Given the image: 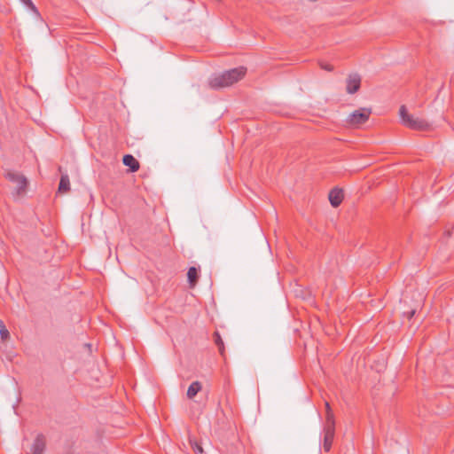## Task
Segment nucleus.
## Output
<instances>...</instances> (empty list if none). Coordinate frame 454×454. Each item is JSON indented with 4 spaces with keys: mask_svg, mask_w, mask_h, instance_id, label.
I'll use <instances>...</instances> for the list:
<instances>
[{
    "mask_svg": "<svg viewBox=\"0 0 454 454\" xmlns=\"http://www.w3.org/2000/svg\"><path fill=\"white\" fill-rule=\"evenodd\" d=\"M246 73L247 68L244 67L232 68L212 76L208 81V84L210 88L215 90L229 87L240 81Z\"/></svg>",
    "mask_w": 454,
    "mask_h": 454,
    "instance_id": "nucleus-1",
    "label": "nucleus"
},
{
    "mask_svg": "<svg viewBox=\"0 0 454 454\" xmlns=\"http://www.w3.org/2000/svg\"><path fill=\"white\" fill-rule=\"evenodd\" d=\"M399 115L402 120V123L409 129L419 131L430 129V124L426 120L415 117L409 114L405 106H400Z\"/></svg>",
    "mask_w": 454,
    "mask_h": 454,
    "instance_id": "nucleus-2",
    "label": "nucleus"
},
{
    "mask_svg": "<svg viewBox=\"0 0 454 454\" xmlns=\"http://www.w3.org/2000/svg\"><path fill=\"white\" fill-rule=\"evenodd\" d=\"M5 178L17 185L13 196L20 198L27 193L28 180L24 175L16 171H8L5 174Z\"/></svg>",
    "mask_w": 454,
    "mask_h": 454,
    "instance_id": "nucleus-3",
    "label": "nucleus"
},
{
    "mask_svg": "<svg viewBox=\"0 0 454 454\" xmlns=\"http://www.w3.org/2000/svg\"><path fill=\"white\" fill-rule=\"evenodd\" d=\"M372 114L371 108L362 107L359 108L353 113H351L348 119L347 122L353 127H358L364 123H365Z\"/></svg>",
    "mask_w": 454,
    "mask_h": 454,
    "instance_id": "nucleus-4",
    "label": "nucleus"
},
{
    "mask_svg": "<svg viewBox=\"0 0 454 454\" xmlns=\"http://www.w3.org/2000/svg\"><path fill=\"white\" fill-rule=\"evenodd\" d=\"M361 86V76L355 73L350 74L347 78L346 90L348 94H354L357 92Z\"/></svg>",
    "mask_w": 454,
    "mask_h": 454,
    "instance_id": "nucleus-5",
    "label": "nucleus"
},
{
    "mask_svg": "<svg viewBox=\"0 0 454 454\" xmlns=\"http://www.w3.org/2000/svg\"><path fill=\"white\" fill-rule=\"evenodd\" d=\"M325 435H324V450L325 451H329L332 447V443L334 437L335 428H332V426L325 427Z\"/></svg>",
    "mask_w": 454,
    "mask_h": 454,
    "instance_id": "nucleus-6",
    "label": "nucleus"
},
{
    "mask_svg": "<svg viewBox=\"0 0 454 454\" xmlns=\"http://www.w3.org/2000/svg\"><path fill=\"white\" fill-rule=\"evenodd\" d=\"M344 198L343 191L339 188H334L329 192V201L333 207L340 205Z\"/></svg>",
    "mask_w": 454,
    "mask_h": 454,
    "instance_id": "nucleus-7",
    "label": "nucleus"
},
{
    "mask_svg": "<svg viewBox=\"0 0 454 454\" xmlns=\"http://www.w3.org/2000/svg\"><path fill=\"white\" fill-rule=\"evenodd\" d=\"M122 162L125 166L129 168L130 172H136L139 169L138 160L131 154L124 155Z\"/></svg>",
    "mask_w": 454,
    "mask_h": 454,
    "instance_id": "nucleus-8",
    "label": "nucleus"
},
{
    "mask_svg": "<svg viewBox=\"0 0 454 454\" xmlns=\"http://www.w3.org/2000/svg\"><path fill=\"white\" fill-rule=\"evenodd\" d=\"M69 190H70L69 176L67 173L66 174L62 173L58 191L60 193H66V192H69Z\"/></svg>",
    "mask_w": 454,
    "mask_h": 454,
    "instance_id": "nucleus-9",
    "label": "nucleus"
},
{
    "mask_svg": "<svg viewBox=\"0 0 454 454\" xmlns=\"http://www.w3.org/2000/svg\"><path fill=\"white\" fill-rule=\"evenodd\" d=\"M202 385L200 381H193L188 387L186 395L189 399H193L196 395L201 391Z\"/></svg>",
    "mask_w": 454,
    "mask_h": 454,
    "instance_id": "nucleus-10",
    "label": "nucleus"
},
{
    "mask_svg": "<svg viewBox=\"0 0 454 454\" xmlns=\"http://www.w3.org/2000/svg\"><path fill=\"white\" fill-rule=\"evenodd\" d=\"M187 278H188V281H189L190 286L192 287H193L197 284L198 279H199L198 270L195 267H191L188 270Z\"/></svg>",
    "mask_w": 454,
    "mask_h": 454,
    "instance_id": "nucleus-11",
    "label": "nucleus"
},
{
    "mask_svg": "<svg viewBox=\"0 0 454 454\" xmlns=\"http://www.w3.org/2000/svg\"><path fill=\"white\" fill-rule=\"evenodd\" d=\"M213 339L215 341V344L217 346L219 353L222 356H224L225 348H224V343L223 341V339L220 335V333L216 331L213 334Z\"/></svg>",
    "mask_w": 454,
    "mask_h": 454,
    "instance_id": "nucleus-12",
    "label": "nucleus"
},
{
    "mask_svg": "<svg viewBox=\"0 0 454 454\" xmlns=\"http://www.w3.org/2000/svg\"><path fill=\"white\" fill-rule=\"evenodd\" d=\"M189 443L196 454L203 453V448L200 442H199L195 438L189 437Z\"/></svg>",
    "mask_w": 454,
    "mask_h": 454,
    "instance_id": "nucleus-13",
    "label": "nucleus"
},
{
    "mask_svg": "<svg viewBox=\"0 0 454 454\" xmlns=\"http://www.w3.org/2000/svg\"><path fill=\"white\" fill-rule=\"evenodd\" d=\"M0 336L4 341L7 340L10 338V333L1 319H0Z\"/></svg>",
    "mask_w": 454,
    "mask_h": 454,
    "instance_id": "nucleus-14",
    "label": "nucleus"
},
{
    "mask_svg": "<svg viewBox=\"0 0 454 454\" xmlns=\"http://www.w3.org/2000/svg\"><path fill=\"white\" fill-rule=\"evenodd\" d=\"M325 419V427L332 426V428H335L334 416L332 411H327Z\"/></svg>",
    "mask_w": 454,
    "mask_h": 454,
    "instance_id": "nucleus-15",
    "label": "nucleus"
},
{
    "mask_svg": "<svg viewBox=\"0 0 454 454\" xmlns=\"http://www.w3.org/2000/svg\"><path fill=\"white\" fill-rule=\"evenodd\" d=\"M21 3H23L27 8H29L36 15H39V12L35 5L33 4L31 0H20Z\"/></svg>",
    "mask_w": 454,
    "mask_h": 454,
    "instance_id": "nucleus-16",
    "label": "nucleus"
},
{
    "mask_svg": "<svg viewBox=\"0 0 454 454\" xmlns=\"http://www.w3.org/2000/svg\"><path fill=\"white\" fill-rule=\"evenodd\" d=\"M320 67L324 70H326V71H333V66H332L331 64H327V63H324V62H320Z\"/></svg>",
    "mask_w": 454,
    "mask_h": 454,
    "instance_id": "nucleus-17",
    "label": "nucleus"
},
{
    "mask_svg": "<svg viewBox=\"0 0 454 454\" xmlns=\"http://www.w3.org/2000/svg\"><path fill=\"white\" fill-rule=\"evenodd\" d=\"M414 314H415V309H412V310L407 312L408 318H411L414 316Z\"/></svg>",
    "mask_w": 454,
    "mask_h": 454,
    "instance_id": "nucleus-18",
    "label": "nucleus"
},
{
    "mask_svg": "<svg viewBox=\"0 0 454 454\" xmlns=\"http://www.w3.org/2000/svg\"><path fill=\"white\" fill-rule=\"evenodd\" d=\"M325 410H326V411H332V409H331L330 404H329V403H328V402H325Z\"/></svg>",
    "mask_w": 454,
    "mask_h": 454,
    "instance_id": "nucleus-19",
    "label": "nucleus"
},
{
    "mask_svg": "<svg viewBox=\"0 0 454 454\" xmlns=\"http://www.w3.org/2000/svg\"><path fill=\"white\" fill-rule=\"evenodd\" d=\"M59 172L62 173V168L61 167L59 168Z\"/></svg>",
    "mask_w": 454,
    "mask_h": 454,
    "instance_id": "nucleus-20",
    "label": "nucleus"
}]
</instances>
